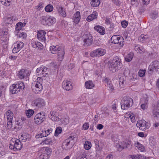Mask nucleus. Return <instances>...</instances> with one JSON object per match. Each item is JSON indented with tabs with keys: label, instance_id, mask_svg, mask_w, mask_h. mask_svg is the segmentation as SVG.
<instances>
[{
	"label": "nucleus",
	"instance_id": "28",
	"mask_svg": "<svg viewBox=\"0 0 159 159\" xmlns=\"http://www.w3.org/2000/svg\"><path fill=\"white\" fill-rule=\"evenodd\" d=\"M85 86L87 89H92L95 86V84L92 81L89 80L85 83Z\"/></svg>",
	"mask_w": 159,
	"mask_h": 159
},
{
	"label": "nucleus",
	"instance_id": "16",
	"mask_svg": "<svg viewBox=\"0 0 159 159\" xmlns=\"http://www.w3.org/2000/svg\"><path fill=\"white\" fill-rule=\"evenodd\" d=\"M159 67V61H154L151 62L149 65L148 70L150 72H152L154 70H158Z\"/></svg>",
	"mask_w": 159,
	"mask_h": 159
},
{
	"label": "nucleus",
	"instance_id": "33",
	"mask_svg": "<svg viewBox=\"0 0 159 159\" xmlns=\"http://www.w3.org/2000/svg\"><path fill=\"white\" fill-rule=\"evenodd\" d=\"M140 41L142 43L148 41L149 40V37L148 35L141 34L139 38Z\"/></svg>",
	"mask_w": 159,
	"mask_h": 159
},
{
	"label": "nucleus",
	"instance_id": "41",
	"mask_svg": "<svg viewBox=\"0 0 159 159\" xmlns=\"http://www.w3.org/2000/svg\"><path fill=\"white\" fill-rule=\"evenodd\" d=\"M34 111L31 109H29L25 111V114L28 118L30 117L34 113Z\"/></svg>",
	"mask_w": 159,
	"mask_h": 159
},
{
	"label": "nucleus",
	"instance_id": "18",
	"mask_svg": "<svg viewBox=\"0 0 159 159\" xmlns=\"http://www.w3.org/2000/svg\"><path fill=\"white\" fill-rule=\"evenodd\" d=\"M0 35L2 38V40L6 42L9 39L8 30L6 29H2L0 32Z\"/></svg>",
	"mask_w": 159,
	"mask_h": 159
},
{
	"label": "nucleus",
	"instance_id": "43",
	"mask_svg": "<svg viewBox=\"0 0 159 159\" xmlns=\"http://www.w3.org/2000/svg\"><path fill=\"white\" fill-rule=\"evenodd\" d=\"M84 148L87 150H88L90 149L92 145L91 142L88 141H86L84 145Z\"/></svg>",
	"mask_w": 159,
	"mask_h": 159
},
{
	"label": "nucleus",
	"instance_id": "15",
	"mask_svg": "<svg viewBox=\"0 0 159 159\" xmlns=\"http://www.w3.org/2000/svg\"><path fill=\"white\" fill-rule=\"evenodd\" d=\"M24 44L21 42L17 41L14 44V48L12 49L14 53H16L24 47Z\"/></svg>",
	"mask_w": 159,
	"mask_h": 159
},
{
	"label": "nucleus",
	"instance_id": "7",
	"mask_svg": "<svg viewBox=\"0 0 159 159\" xmlns=\"http://www.w3.org/2000/svg\"><path fill=\"white\" fill-rule=\"evenodd\" d=\"M4 117L7 120V127L8 129L11 128L12 124V120L13 118V113L10 110L7 111L4 114Z\"/></svg>",
	"mask_w": 159,
	"mask_h": 159
},
{
	"label": "nucleus",
	"instance_id": "62",
	"mask_svg": "<svg viewBox=\"0 0 159 159\" xmlns=\"http://www.w3.org/2000/svg\"><path fill=\"white\" fill-rule=\"evenodd\" d=\"M37 42L33 40L31 42V45L32 47L34 48H37V45L36 43Z\"/></svg>",
	"mask_w": 159,
	"mask_h": 159
},
{
	"label": "nucleus",
	"instance_id": "37",
	"mask_svg": "<svg viewBox=\"0 0 159 159\" xmlns=\"http://www.w3.org/2000/svg\"><path fill=\"white\" fill-rule=\"evenodd\" d=\"M42 70L43 76H46L50 74V70L47 67H42Z\"/></svg>",
	"mask_w": 159,
	"mask_h": 159
},
{
	"label": "nucleus",
	"instance_id": "21",
	"mask_svg": "<svg viewBox=\"0 0 159 159\" xmlns=\"http://www.w3.org/2000/svg\"><path fill=\"white\" fill-rule=\"evenodd\" d=\"M152 116L155 118H157L159 116V101L158 102L156 107L152 110Z\"/></svg>",
	"mask_w": 159,
	"mask_h": 159
},
{
	"label": "nucleus",
	"instance_id": "59",
	"mask_svg": "<svg viewBox=\"0 0 159 159\" xmlns=\"http://www.w3.org/2000/svg\"><path fill=\"white\" fill-rule=\"evenodd\" d=\"M62 122L65 124H67L69 123V117L68 116H66L64 120H63Z\"/></svg>",
	"mask_w": 159,
	"mask_h": 159
},
{
	"label": "nucleus",
	"instance_id": "30",
	"mask_svg": "<svg viewBox=\"0 0 159 159\" xmlns=\"http://www.w3.org/2000/svg\"><path fill=\"white\" fill-rule=\"evenodd\" d=\"M134 47L135 51L137 53H141L144 52L145 51L143 47L139 45L135 44Z\"/></svg>",
	"mask_w": 159,
	"mask_h": 159
},
{
	"label": "nucleus",
	"instance_id": "44",
	"mask_svg": "<svg viewBox=\"0 0 159 159\" xmlns=\"http://www.w3.org/2000/svg\"><path fill=\"white\" fill-rule=\"evenodd\" d=\"M148 100L147 95L146 94H143L142 98L140 99L141 103H148Z\"/></svg>",
	"mask_w": 159,
	"mask_h": 159
},
{
	"label": "nucleus",
	"instance_id": "23",
	"mask_svg": "<svg viewBox=\"0 0 159 159\" xmlns=\"http://www.w3.org/2000/svg\"><path fill=\"white\" fill-rule=\"evenodd\" d=\"M65 51L64 48H61L59 51L57 53V59L58 61H61L64 58Z\"/></svg>",
	"mask_w": 159,
	"mask_h": 159
},
{
	"label": "nucleus",
	"instance_id": "14",
	"mask_svg": "<svg viewBox=\"0 0 159 159\" xmlns=\"http://www.w3.org/2000/svg\"><path fill=\"white\" fill-rule=\"evenodd\" d=\"M106 53V50L101 48L97 49L92 52L90 54L91 57H99L104 55Z\"/></svg>",
	"mask_w": 159,
	"mask_h": 159
},
{
	"label": "nucleus",
	"instance_id": "20",
	"mask_svg": "<svg viewBox=\"0 0 159 159\" xmlns=\"http://www.w3.org/2000/svg\"><path fill=\"white\" fill-rule=\"evenodd\" d=\"M29 75V73L28 71L24 69L21 70L17 74L18 77L20 79H23Z\"/></svg>",
	"mask_w": 159,
	"mask_h": 159
},
{
	"label": "nucleus",
	"instance_id": "17",
	"mask_svg": "<svg viewBox=\"0 0 159 159\" xmlns=\"http://www.w3.org/2000/svg\"><path fill=\"white\" fill-rule=\"evenodd\" d=\"M62 88L67 91H69L72 89V84L70 81H64L62 84Z\"/></svg>",
	"mask_w": 159,
	"mask_h": 159
},
{
	"label": "nucleus",
	"instance_id": "25",
	"mask_svg": "<svg viewBox=\"0 0 159 159\" xmlns=\"http://www.w3.org/2000/svg\"><path fill=\"white\" fill-rule=\"evenodd\" d=\"M127 84L126 78L125 76H121L119 79V85L120 87L121 88H124L125 85Z\"/></svg>",
	"mask_w": 159,
	"mask_h": 159
},
{
	"label": "nucleus",
	"instance_id": "51",
	"mask_svg": "<svg viewBox=\"0 0 159 159\" xmlns=\"http://www.w3.org/2000/svg\"><path fill=\"white\" fill-rule=\"evenodd\" d=\"M5 149L4 146L1 143L0 145V154H3L4 153Z\"/></svg>",
	"mask_w": 159,
	"mask_h": 159
},
{
	"label": "nucleus",
	"instance_id": "11",
	"mask_svg": "<svg viewBox=\"0 0 159 159\" xmlns=\"http://www.w3.org/2000/svg\"><path fill=\"white\" fill-rule=\"evenodd\" d=\"M137 126L142 130H145L148 129L150 126V123L147 122L144 120H140L137 121Z\"/></svg>",
	"mask_w": 159,
	"mask_h": 159
},
{
	"label": "nucleus",
	"instance_id": "40",
	"mask_svg": "<svg viewBox=\"0 0 159 159\" xmlns=\"http://www.w3.org/2000/svg\"><path fill=\"white\" fill-rule=\"evenodd\" d=\"M29 134H25L21 135L19 138L23 142H25L29 139Z\"/></svg>",
	"mask_w": 159,
	"mask_h": 159
},
{
	"label": "nucleus",
	"instance_id": "27",
	"mask_svg": "<svg viewBox=\"0 0 159 159\" xmlns=\"http://www.w3.org/2000/svg\"><path fill=\"white\" fill-rule=\"evenodd\" d=\"M94 29L97 31L101 34L103 35L105 34V31L104 28L100 25H97L94 27Z\"/></svg>",
	"mask_w": 159,
	"mask_h": 159
},
{
	"label": "nucleus",
	"instance_id": "19",
	"mask_svg": "<svg viewBox=\"0 0 159 159\" xmlns=\"http://www.w3.org/2000/svg\"><path fill=\"white\" fill-rule=\"evenodd\" d=\"M46 32L43 30H39L38 32L37 37L38 39L41 41L44 42L45 40Z\"/></svg>",
	"mask_w": 159,
	"mask_h": 159
},
{
	"label": "nucleus",
	"instance_id": "50",
	"mask_svg": "<svg viewBox=\"0 0 159 159\" xmlns=\"http://www.w3.org/2000/svg\"><path fill=\"white\" fill-rule=\"evenodd\" d=\"M52 131V129L51 128H50L47 130H46L44 131H43V133H44V135L45 136H47L48 135H49L50 133H51Z\"/></svg>",
	"mask_w": 159,
	"mask_h": 159
},
{
	"label": "nucleus",
	"instance_id": "35",
	"mask_svg": "<svg viewBox=\"0 0 159 159\" xmlns=\"http://www.w3.org/2000/svg\"><path fill=\"white\" fill-rule=\"evenodd\" d=\"M134 56V53L132 52H130L127 54L125 57V60L127 62H130L132 60Z\"/></svg>",
	"mask_w": 159,
	"mask_h": 159
},
{
	"label": "nucleus",
	"instance_id": "58",
	"mask_svg": "<svg viewBox=\"0 0 159 159\" xmlns=\"http://www.w3.org/2000/svg\"><path fill=\"white\" fill-rule=\"evenodd\" d=\"M121 24L122 27L124 28H125L128 25V22L126 21H123L121 22Z\"/></svg>",
	"mask_w": 159,
	"mask_h": 159
},
{
	"label": "nucleus",
	"instance_id": "52",
	"mask_svg": "<svg viewBox=\"0 0 159 159\" xmlns=\"http://www.w3.org/2000/svg\"><path fill=\"white\" fill-rule=\"evenodd\" d=\"M89 124L88 123H85L82 126V129L86 130L89 129Z\"/></svg>",
	"mask_w": 159,
	"mask_h": 159
},
{
	"label": "nucleus",
	"instance_id": "29",
	"mask_svg": "<svg viewBox=\"0 0 159 159\" xmlns=\"http://www.w3.org/2000/svg\"><path fill=\"white\" fill-rule=\"evenodd\" d=\"M62 48V47L58 45L52 46L50 47V51L52 53L54 54L56 51H59L61 48Z\"/></svg>",
	"mask_w": 159,
	"mask_h": 159
},
{
	"label": "nucleus",
	"instance_id": "4",
	"mask_svg": "<svg viewBox=\"0 0 159 159\" xmlns=\"http://www.w3.org/2000/svg\"><path fill=\"white\" fill-rule=\"evenodd\" d=\"M43 82V79L39 77H38L36 80L32 83V88L34 90L35 92L38 93L42 91L43 89L42 84Z\"/></svg>",
	"mask_w": 159,
	"mask_h": 159
},
{
	"label": "nucleus",
	"instance_id": "32",
	"mask_svg": "<svg viewBox=\"0 0 159 159\" xmlns=\"http://www.w3.org/2000/svg\"><path fill=\"white\" fill-rule=\"evenodd\" d=\"M92 36L89 35L86 36V38L84 40V42L88 46L90 45L92 42Z\"/></svg>",
	"mask_w": 159,
	"mask_h": 159
},
{
	"label": "nucleus",
	"instance_id": "53",
	"mask_svg": "<svg viewBox=\"0 0 159 159\" xmlns=\"http://www.w3.org/2000/svg\"><path fill=\"white\" fill-rule=\"evenodd\" d=\"M145 70H140L139 72V76L142 77L144 75Z\"/></svg>",
	"mask_w": 159,
	"mask_h": 159
},
{
	"label": "nucleus",
	"instance_id": "36",
	"mask_svg": "<svg viewBox=\"0 0 159 159\" xmlns=\"http://www.w3.org/2000/svg\"><path fill=\"white\" fill-rule=\"evenodd\" d=\"M26 24L25 23H23L21 22H18L16 25V30L17 31H19L21 30L22 27L25 26Z\"/></svg>",
	"mask_w": 159,
	"mask_h": 159
},
{
	"label": "nucleus",
	"instance_id": "2",
	"mask_svg": "<svg viewBox=\"0 0 159 159\" xmlns=\"http://www.w3.org/2000/svg\"><path fill=\"white\" fill-rule=\"evenodd\" d=\"M122 65L121 59L118 57H114L109 68L113 72H115L117 69L121 67Z\"/></svg>",
	"mask_w": 159,
	"mask_h": 159
},
{
	"label": "nucleus",
	"instance_id": "3",
	"mask_svg": "<svg viewBox=\"0 0 159 159\" xmlns=\"http://www.w3.org/2000/svg\"><path fill=\"white\" fill-rule=\"evenodd\" d=\"M132 146L131 141L128 140L119 141L116 145V147L118 151H121L126 148L130 149Z\"/></svg>",
	"mask_w": 159,
	"mask_h": 159
},
{
	"label": "nucleus",
	"instance_id": "13",
	"mask_svg": "<svg viewBox=\"0 0 159 159\" xmlns=\"http://www.w3.org/2000/svg\"><path fill=\"white\" fill-rule=\"evenodd\" d=\"M33 105L38 108H41L45 106L46 102L45 100L42 98H38L34 100L33 102Z\"/></svg>",
	"mask_w": 159,
	"mask_h": 159
},
{
	"label": "nucleus",
	"instance_id": "49",
	"mask_svg": "<svg viewBox=\"0 0 159 159\" xmlns=\"http://www.w3.org/2000/svg\"><path fill=\"white\" fill-rule=\"evenodd\" d=\"M17 18L14 16L8 17L7 18V22L8 23H11L13 22V20H16Z\"/></svg>",
	"mask_w": 159,
	"mask_h": 159
},
{
	"label": "nucleus",
	"instance_id": "10",
	"mask_svg": "<svg viewBox=\"0 0 159 159\" xmlns=\"http://www.w3.org/2000/svg\"><path fill=\"white\" fill-rule=\"evenodd\" d=\"M111 42L116 44H118L120 47H122L124 44V40L123 37L119 35L113 36L111 38Z\"/></svg>",
	"mask_w": 159,
	"mask_h": 159
},
{
	"label": "nucleus",
	"instance_id": "54",
	"mask_svg": "<svg viewBox=\"0 0 159 159\" xmlns=\"http://www.w3.org/2000/svg\"><path fill=\"white\" fill-rule=\"evenodd\" d=\"M45 135H44V133H43V131H42V133H40L37 134L36 135L35 137L37 139L39 138H42L43 137H45Z\"/></svg>",
	"mask_w": 159,
	"mask_h": 159
},
{
	"label": "nucleus",
	"instance_id": "5",
	"mask_svg": "<svg viewBox=\"0 0 159 159\" xmlns=\"http://www.w3.org/2000/svg\"><path fill=\"white\" fill-rule=\"evenodd\" d=\"M133 99L129 97H124L121 102V108L125 110L131 107L133 104Z\"/></svg>",
	"mask_w": 159,
	"mask_h": 159
},
{
	"label": "nucleus",
	"instance_id": "56",
	"mask_svg": "<svg viewBox=\"0 0 159 159\" xmlns=\"http://www.w3.org/2000/svg\"><path fill=\"white\" fill-rule=\"evenodd\" d=\"M26 33L24 32H22L18 34V37L20 38L24 39L26 38Z\"/></svg>",
	"mask_w": 159,
	"mask_h": 159
},
{
	"label": "nucleus",
	"instance_id": "38",
	"mask_svg": "<svg viewBox=\"0 0 159 159\" xmlns=\"http://www.w3.org/2000/svg\"><path fill=\"white\" fill-rule=\"evenodd\" d=\"M101 0H91V5L93 7H97L100 4Z\"/></svg>",
	"mask_w": 159,
	"mask_h": 159
},
{
	"label": "nucleus",
	"instance_id": "22",
	"mask_svg": "<svg viewBox=\"0 0 159 159\" xmlns=\"http://www.w3.org/2000/svg\"><path fill=\"white\" fill-rule=\"evenodd\" d=\"M73 22L75 24L78 23L81 19L80 13L79 11H77L75 13L72 17Z\"/></svg>",
	"mask_w": 159,
	"mask_h": 159
},
{
	"label": "nucleus",
	"instance_id": "46",
	"mask_svg": "<svg viewBox=\"0 0 159 159\" xmlns=\"http://www.w3.org/2000/svg\"><path fill=\"white\" fill-rule=\"evenodd\" d=\"M132 157V159H145L147 158L146 157L142 155H134Z\"/></svg>",
	"mask_w": 159,
	"mask_h": 159
},
{
	"label": "nucleus",
	"instance_id": "6",
	"mask_svg": "<svg viewBox=\"0 0 159 159\" xmlns=\"http://www.w3.org/2000/svg\"><path fill=\"white\" fill-rule=\"evenodd\" d=\"M25 88L23 82H21L16 84H12L10 87V90L11 93L14 94L17 93L20 90H22Z\"/></svg>",
	"mask_w": 159,
	"mask_h": 159
},
{
	"label": "nucleus",
	"instance_id": "57",
	"mask_svg": "<svg viewBox=\"0 0 159 159\" xmlns=\"http://www.w3.org/2000/svg\"><path fill=\"white\" fill-rule=\"evenodd\" d=\"M142 104L141 106V108L143 110H145L147 108L148 105V103H141Z\"/></svg>",
	"mask_w": 159,
	"mask_h": 159
},
{
	"label": "nucleus",
	"instance_id": "9",
	"mask_svg": "<svg viewBox=\"0 0 159 159\" xmlns=\"http://www.w3.org/2000/svg\"><path fill=\"white\" fill-rule=\"evenodd\" d=\"M56 22V19L53 16H50L48 18L43 17L41 20V23L45 25L51 26L55 24Z\"/></svg>",
	"mask_w": 159,
	"mask_h": 159
},
{
	"label": "nucleus",
	"instance_id": "34",
	"mask_svg": "<svg viewBox=\"0 0 159 159\" xmlns=\"http://www.w3.org/2000/svg\"><path fill=\"white\" fill-rule=\"evenodd\" d=\"M53 142V140L52 138H46L40 144L42 145H48L50 144Z\"/></svg>",
	"mask_w": 159,
	"mask_h": 159
},
{
	"label": "nucleus",
	"instance_id": "31",
	"mask_svg": "<svg viewBox=\"0 0 159 159\" xmlns=\"http://www.w3.org/2000/svg\"><path fill=\"white\" fill-rule=\"evenodd\" d=\"M57 11L60 16L65 17L66 16V13L63 8L60 6H58L57 7Z\"/></svg>",
	"mask_w": 159,
	"mask_h": 159
},
{
	"label": "nucleus",
	"instance_id": "61",
	"mask_svg": "<svg viewBox=\"0 0 159 159\" xmlns=\"http://www.w3.org/2000/svg\"><path fill=\"white\" fill-rule=\"evenodd\" d=\"M141 3L143 5H147L150 2V0H141Z\"/></svg>",
	"mask_w": 159,
	"mask_h": 159
},
{
	"label": "nucleus",
	"instance_id": "42",
	"mask_svg": "<svg viewBox=\"0 0 159 159\" xmlns=\"http://www.w3.org/2000/svg\"><path fill=\"white\" fill-rule=\"evenodd\" d=\"M105 83L107 84V87L109 88V89L112 90L113 89V87L111 82L109 81L108 79L106 78L104 81Z\"/></svg>",
	"mask_w": 159,
	"mask_h": 159
},
{
	"label": "nucleus",
	"instance_id": "45",
	"mask_svg": "<svg viewBox=\"0 0 159 159\" xmlns=\"http://www.w3.org/2000/svg\"><path fill=\"white\" fill-rule=\"evenodd\" d=\"M45 9L46 12H51L53 10V7L52 5L49 4L45 7Z\"/></svg>",
	"mask_w": 159,
	"mask_h": 159
},
{
	"label": "nucleus",
	"instance_id": "48",
	"mask_svg": "<svg viewBox=\"0 0 159 159\" xmlns=\"http://www.w3.org/2000/svg\"><path fill=\"white\" fill-rule=\"evenodd\" d=\"M62 131V129L61 127H58L57 128L55 131L54 135L56 136H57L59 134H60Z\"/></svg>",
	"mask_w": 159,
	"mask_h": 159
},
{
	"label": "nucleus",
	"instance_id": "64",
	"mask_svg": "<svg viewBox=\"0 0 159 159\" xmlns=\"http://www.w3.org/2000/svg\"><path fill=\"white\" fill-rule=\"evenodd\" d=\"M76 159H87L86 154L85 153L82 154L81 157L76 158Z\"/></svg>",
	"mask_w": 159,
	"mask_h": 159
},
{
	"label": "nucleus",
	"instance_id": "47",
	"mask_svg": "<svg viewBox=\"0 0 159 159\" xmlns=\"http://www.w3.org/2000/svg\"><path fill=\"white\" fill-rule=\"evenodd\" d=\"M36 75L38 76H43L42 67H40L37 69L36 70Z\"/></svg>",
	"mask_w": 159,
	"mask_h": 159
},
{
	"label": "nucleus",
	"instance_id": "26",
	"mask_svg": "<svg viewBox=\"0 0 159 159\" xmlns=\"http://www.w3.org/2000/svg\"><path fill=\"white\" fill-rule=\"evenodd\" d=\"M98 14L95 11L93 12L92 14L89 15L86 20L88 22H90L97 17Z\"/></svg>",
	"mask_w": 159,
	"mask_h": 159
},
{
	"label": "nucleus",
	"instance_id": "63",
	"mask_svg": "<svg viewBox=\"0 0 159 159\" xmlns=\"http://www.w3.org/2000/svg\"><path fill=\"white\" fill-rule=\"evenodd\" d=\"M5 90L4 88L2 86H0V97L2 96L3 93Z\"/></svg>",
	"mask_w": 159,
	"mask_h": 159
},
{
	"label": "nucleus",
	"instance_id": "12",
	"mask_svg": "<svg viewBox=\"0 0 159 159\" xmlns=\"http://www.w3.org/2000/svg\"><path fill=\"white\" fill-rule=\"evenodd\" d=\"M45 119V113L43 112L37 114L34 116V121L37 124L42 123Z\"/></svg>",
	"mask_w": 159,
	"mask_h": 159
},
{
	"label": "nucleus",
	"instance_id": "24",
	"mask_svg": "<svg viewBox=\"0 0 159 159\" xmlns=\"http://www.w3.org/2000/svg\"><path fill=\"white\" fill-rule=\"evenodd\" d=\"M50 117L51 120L53 121H58L59 120L58 113L56 111H51L50 112Z\"/></svg>",
	"mask_w": 159,
	"mask_h": 159
},
{
	"label": "nucleus",
	"instance_id": "60",
	"mask_svg": "<svg viewBox=\"0 0 159 159\" xmlns=\"http://www.w3.org/2000/svg\"><path fill=\"white\" fill-rule=\"evenodd\" d=\"M75 139H76V135L75 134H72L68 139H69L70 141L71 140H74Z\"/></svg>",
	"mask_w": 159,
	"mask_h": 159
},
{
	"label": "nucleus",
	"instance_id": "1",
	"mask_svg": "<svg viewBox=\"0 0 159 159\" xmlns=\"http://www.w3.org/2000/svg\"><path fill=\"white\" fill-rule=\"evenodd\" d=\"M22 147V144L20 140L16 138L11 139L9 145V148L15 151L20 150Z\"/></svg>",
	"mask_w": 159,
	"mask_h": 159
},
{
	"label": "nucleus",
	"instance_id": "39",
	"mask_svg": "<svg viewBox=\"0 0 159 159\" xmlns=\"http://www.w3.org/2000/svg\"><path fill=\"white\" fill-rule=\"evenodd\" d=\"M134 145L136 148L141 152L144 151L145 148L144 146L140 143L139 142L135 143Z\"/></svg>",
	"mask_w": 159,
	"mask_h": 159
},
{
	"label": "nucleus",
	"instance_id": "55",
	"mask_svg": "<svg viewBox=\"0 0 159 159\" xmlns=\"http://www.w3.org/2000/svg\"><path fill=\"white\" fill-rule=\"evenodd\" d=\"M43 7V3L42 2H40L39 4L38 5L36 6V8L38 10H40Z\"/></svg>",
	"mask_w": 159,
	"mask_h": 159
},
{
	"label": "nucleus",
	"instance_id": "8",
	"mask_svg": "<svg viewBox=\"0 0 159 159\" xmlns=\"http://www.w3.org/2000/svg\"><path fill=\"white\" fill-rule=\"evenodd\" d=\"M41 151L42 154L40 156V159H48L52 152V149L48 147L43 148Z\"/></svg>",
	"mask_w": 159,
	"mask_h": 159
}]
</instances>
